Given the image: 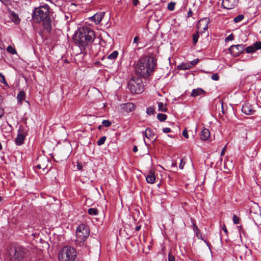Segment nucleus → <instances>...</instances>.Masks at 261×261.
I'll list each match as a JSON object with an SVG mask.
<instances>
[{
	"mask_svg": "<svg viewBox=\"0 0 261 261\" xmlns=\"http://www.w3.org/2000/svg\"><path fill=\"white\" fill-rule=\"evenodd\" d=\"M102 127V125H99V126H98V129H99V130H100V129H101Z\"/></svg>",
	"mask_w": 261,
	"mask_h": 261,
	"instance_id": "4d7b16f0",
	"label": "nucleus"
},
{
	"mask_svg": "<svg viewBox=\"0 0 261 261\" xmlns=\"http://www.w3.org/2000/svg\"><path fill=\"white\" fill-rule=\"evenodd\" d=\"M168 261H175L174 254L172 251L171 250L168 255Z\"/></svg>",
	"mask_w": 261,
	"mask_h": 261,
	"instance_id": "cd10ccee",
	"label": "nucleus"
},
{
	"mask_svg": "<svg viewBox=\"0 0 261 261\" xmlns=\"http://www.w3.org/2000/svg\"><path fill=\"white\" fill-rule=\"evenodd\" d=\"M245 50V45L243 44L232 45L229 48L230 54L234 57H237Z\"/></svg>",
	"mask_w": 261,
	"mask_h": 261,
	"instance_id": "6e6552de",
	"label": "nucleus"
},
{
	"mask_svg": "<svg viewBox=\"0 0 261 261\" xmlns=\"http://www.w3.org/2000/svg\"><path fill=\"white\" fill-rule=\"evenodd\" d=\"M210 20L207 18L201 19L198 22L197 28L198 30L202 32L207 30Z\"/></svg>",
	"mask_w": 261,
	"mask_h": 261,
	"instance_id": "9b49d317",
	"label": "nucleus"
},
{
	"mask_svg": "<svg viewBox=\"0 0 261 261\" xmlns=\"http://www.w3.org/2000/svg\"><path fill=\"white\" fill-rule=\"evenodd\" d=\"M156 66V60L153 57H143L140 59L137 64L136 73L143 77L147 78L155 68Z\"/></svg>",
	"mask_w": 261,
	"mask_h": 261,
	"instance_id": "f257e3e1",
	"label": "nucleus"
},
{
	"mask_svg": "<svg viewBox=\"0 0 261 261\" xmlns=\"http://www.w3.org/2000/svg\"><path fill=\"white\" fill-rule=\"evenodd\" d=\"M242 111L246 115H252L255 110L253 109L252 106L249 103H245L242 107Z\"/></svg>",
	"mask_w": 261,
	"mask_h": 261,
	"instance_id": "f8f14e48",
	"label": "nucleus"
},
{
	"mask_svg": "<svg viewBox=\"0 0 261 261\" xmlns=\"http://www.w3.org/2000/svg\"><path fill=\"white\" fill-rule=\"evenodd\" d=\"M142 84L140 77L133 76L128 81L127 87L132 93H140L143 91Z\"/></svg>",
	"mask_w": 261,
	"mask_h": 261,
	"instance_id": "423d86ee",
	"label": "nucleus"
},
{
	"mask_svg": "<svg viewBox=\"0 0 261 261\" xmlns=\"http://www.w3.org/2000/svg\"><path fill=\"white\" fill-rule=\"evenodd\" d=\"M239 0H223L222 7L226 9H231L237 6Z\"/></svg>",
	"mask_w": 261,
	"mask_h": 261,
	"instance_id": "9d476101",
	"label": "nucleus"
},
{
	"mask_svg": "<svg viewBox=\"0 0 261 261\" xmlns=\"http://www.w3.org/2000/svg\"><path fill=\"white\" fill-rule=\"evenodd\" d=\"M7 50L12 54H16V49L11 45H9L8 46V47L7 48Z\"/></svg>",
	"mask_w": 261,
	"mask_h": 261,
	"instance_id": "c756f323",
	"label": "nucleus"
},
{
	"mask_svg": "<svg viewBox=\"0 0 261 261\" xmlns=\"http://www.w3.org/2000/svg\"><path fill=\"white\" fill-rule=\"evenodd\" d=\"M4 114V110L0 108V118Z\"/></svg>",
	"mask_w": 261,
	"mask_h": 261,
	"instance_id": "864d4df0",
	"label": "nucleus"
},
{
	"mask_svg": "<svg viewBox=\"0 0 261 261\" xmlns=\"http://www.w3.org/2000/svg\"><path fill=\"white\" fill-rule=\"evenodd\" d=\"M121 107L127 113L133 111L135 108L134 104L132 102L121 104Z\"/></svg>",
	"mask_w": 261,
	"mask_h": 261,
	"instance_id": "4468645a",
	"label": "nucleus"
},
{
	"mask_svg": "<svg viewBox=\"0 0 261 261\" xmlns=\"http://www.w3.org/2000/svg\"><path fill=\"white\" fill-rule=\"evenodd\" d=\"M196 229H197V230H198V227H197V226H196Z\"/></svg>",
	"mask_w": 261,
	"mask_h": 261,
	"instance_id": "680f3d73",
	"label": "nucleus"
},
{
	"mask_svg": "<svg viewBox=\"0 0 261 261\" xmlns=\"http://www.w3.org/2000/svg\"><path fill=\"white\" fill-rule=\"evenodd\" d=\"M205 92L201 88L193 89L192 91L191 95L193 97H196L199 95L205 94Z\"/></svg>",
	"mask_w": 261,
	"mask_h": 261,
	"instance_id": "f3484780",
	"label": "nucleus"
},
{
	"mask_svg": "<svg viewBox=\"0 0 261 261\" xmlns=\"http://www.w3.org/2000/svg\"><path fill=\"white\" fill-rule=\"evenodd\" d=\"M77 168H78L79 170H80V169H81V168H82V166H80V165H77Z\"/></svg>",
	"mask_w": 261,
	"mask_h": 261,
	"instance_id": "bf43d9fd",
	"label": "nucleus"
},
{
	"mask_svg": "<svg viewBox=\"0 0 261 261\" xmlns=\"http://www.w3.org/2000/svg\"><path fill=\"white\" fill-rule=\"evenodd\" d=\"M256 51L254 44L248 46L246 48V51L247 53H253Z\"/></svg>",
	"mask_w": 261,
	"mask_h": 261,
	"instance_id": "bb28decb",
	"label": "nucleus"
},
{
	"mask_svg": "<svg viewBox=\"0 0 261 261\" xmlns=\"http://www.w3.org/2000/svg\"><path fill=\"white\" fill-rule=\"evenodd\" d=\"M141 226L140 225H138L136 227L135 230L136 231H139L141 229Z\"/></svg>",
	"mask_w": 261,
	"mask_h": 261,
	"instance_id": "5fc2aeb1",
	"label": "nucleus"
},
{
	"mask_svg": "<svg viewBox=\"0 0 261 261\" xmlns=\"http://www.w3.org/2000/svg\"><path fill=\"white\" fill-rule=\"evenodd\" d=\"M192 14H193V12H192V11L191 10H189V11H188V17H189L192 16Z\"/></svg>",
	"mask_w": 261,
	"mask_h": 261,
	"instance_id": "3c124183",
	"label": "nucleus"
},
{
	"mask_svg": "<svg viewBox=\"0 0 261 261\" xmlns=\"http://www.w3.org/2000/svg\"><path fill=\"white\" fill-rule=\"evenodd\" d=\"M140 38L138 36H136L134 39V42L136 43H138Z\"/></svg>",
	"mask_w": 261,
	"mask_h": 261,
	"instance_id": "de8ad7c7",
	"label": "nucleus"
},
{
	"mask_svg": "<svg viewBox=\"0 0 261 261\" xmlns=\"http://www.w3.org/2000/svg\"><path fill=\"white\" fill-rule=\"evenodd\" d=\"M133 4L134 6H136L139 4V0H133Z\"/></svg>",
	"mask_w": 261,
	"mask_h": 261,
	"instance_id": "49530a36",
	"label": "nucleus"
},
{
	"mask_svg": "<svg viewBox=\"0 0 261 261\" xmlns=\"http://www.w3.org/2000/svg\"><path fill=\"white\" fill-rule=\"evenodd\" d=\"M118 56V52L116 50L114 51L113 53H112L111 54H110L107 58L108 59L111 60H115Z\"/></svg>",
	"mask_w": 261,
	"mask_h": 261,
	"instance_id": "b1692460",
	"label": "nucleus"
},
{
	"mask_svg": "<svg viewBox=\"0 0 261 261\" xmlns=\"http://www.w3.org/2000/svg\"><path fill=\"white\" fill-rule=\"evenodd\" d=\"M89 236V231L87 226L84 224L80 225L76 228V243L77 244L79 243H83L84 244V242L87 239Z\"/></svg>",
	"mask_w": 261,
	"mask_h": 261,
	"instance_id": "0eeeda50",
	"label": "nucleus"
},
{
	"mask_svg": "<svg viewBox=\"0 0 261 261\" xmlns=\"http://www.w3.org/2000/svg\"><path fill=\"white\" fill-rule=\"evenodd\" d=\"M163 132L165 133H168L171 132V130L169 127H165L163 129Z\"/></svg>",
	"mask_w": 261,
	"mask_h": 261,
	"instance_id": "a18cd8bd",
	"label": "nucleus"
},
{
	"mask_svg": "<svg viewBox=\"0 0 261 261\" xmlns=\"http://www.w3.org/2000/svg\"><path fill=\"white\" fill-rule=\"evenodd\" d=\"M13 17L14 18V19L13 20V21L16 23H17L19 22V19L18 18V16L14 14V16H13Z\"/></svg>",
	"mask_w": 261,
	"mask_h": 261,
	"instance_id": "c03bdc74",
	"label": "nucleus"
},
{
	"mask_svg": "<svg viewBox=\"0 0 261 261\" xmlns=\"http://www.w3.org/2000/svg\"><path fill=\"white\" fill-rule=\"evenodd\" d=\"M29 251L22 246H16L9 251V256L12 261H21L28 256Z\"/></svg>",
	"mask_w": 261,
	"mask_h": 261,
	"instance_id": "39448f33",
	"label": "nucleus"
},
{
	"mask_svg": "<svg viewBox=\"0 0 261 261\" xmlns=\"http://www.w3.org/2000/svg\"><path fill=\"white\" fill-rule=\"evenodd\" d=\"M244 18V16L243 15L241 14V15H239L238 16H237V17H236L234 19H233V21L236 22V23H237V22H239L241 21H242L243 18Z\"/></svg>",
	"mask_w": 261,
	"mask_h": 261,
	"instance_id": "2f4dec72",
	"label": "nucleus"
},
{
	"mask_svg": "<svg viewBox=\"0 0 261 261\" xmlns=\"http://www.w3.org/2000/svg\"><path fill=\"white\" fill-rule=\"evenodd\" d=\"M1 1H2L3 0H1Z\"/></svg>",
	"mask_w": 261,
	"mask_h": 261,
	"instance_id": "e2e57ef3",
	"label": "nucleus"
},
{
	"mask_svg": "<svg viewBox=\"0 0 261 261\" xmlns=\"http://www.w3.org/2000/svg\"><path fill=\"white\" fill-rule=\"evenodd\" d=\"M42 161L44 162V163H39L37 165L36 167L38 169H42L43 170H44L47 166L46 163L48 162V160L46 158H44L43 159H42Z\"/></svg>",
	"mask_w": 261,
	"mask_h": 261,
	"instance_id": "aec40b11",
	"label": "nucleus"
},
{
	"mask_svg": "<svg viewBox=\"0 0 261 261\" xmlns=\"http://www.w3.org/2000/svg\"><path fill=\"white\" fill-rule=\"evenodd\" d=\"M26 136V130H25L22 126H20L18 130V134L15 141L16 144L17 145H22Z\"/></svg>",
	"mask_w": 261,
	"mask_h": 261,
	"instance_id": "1a4fd4ad",
	"label": "nucleus"
},
{
	"mask_svg": "<svg viewBox=\"0 0 261 261\" xmlns=\"http://www.w3.org/2000/svg\"><path fill=\"white\" fill-rule=\"evenodd\" d=\"M210 137V130L205 128H203L201 132L200 138L202 140H208Z\"/></svg>",
	"mask_w": 261,
	"mask_h": 261,
	"instance_id": "dca6fc26",
	"label": "nucleus"
},
{
	"mask_svg": "<svg viewBox=\"0 0 261 261\" xmlns=\"http://www.w3.org/2000/svg\"><path fill=\"white\" fill-rule=\"evenodd\" d=\"M233 39H234V36H233V34L231 33L228 36H227V37L225 38V42H228L229 41L233 40Z\"/></svg>",
	"mask_w": 261,
	"mask_h": 261,
	"instance_id": "4c0bfd02",
	"label": "nucleus"
},
{
	"mask_svg": "<svg viewBox=\"0 0 261 261\" xmlns=\"http://www.w3.org/2000/svg\"><path fill=\"white\" fill-rule=\"evenodd\" d=\"M102 124L107 127L110 126L112 124V122L109 120H103L102 122Z\"/></svg>",
	"mask_w": 261,
	"mask_h": 261,
	"instance_id": "473e14b6",
	"label": "nucleus"
},
{
	"mask_svg": "<svg viewBox=\"0 0 261 261\" xmlns=\"http://www.w3.org/2000/svg\"><path fill=\"white\" fill-rule=\"evenodd\" d=\"M207 244V245L209 247V248H210V244L208 243V242H206L205 241L203 240Z\"/></svg>",
	"mask_w": 261,
	"mask_h": 261,
	"instance_id": "13d9d810",
	"label": "nucleus"
},
{
	"mask_svg": "<svg viewBox=\"0 0 261 261\" xmlns=\"http://www.w3.org/2000/svg\"><path fill=\"white\" fill-rule=\"evenodd\" d=\"M133 151L134 152H136L138 151V148H137V146H134L133 147Z\"/></svg>",
	"mask_w": 261,
	"mask_h": 261,
	"instance_id": "603ef678",
	"label": "nucleus"
},
{
	"mask_svg": "<svg viewBox=\"0 0 261 261\" xmlns=\"http://www.w3.org/2000/svg\"><path fill=\"white\" fill-rule=\"evenodd\" d=\"M224 151H225V147L223 149L221 153V155L222 156L224 153Z\"/></svg>",
	"mask_w": 261,
	"mask_h": 261,
	"instance_id": "6e6d98bb",
	"label": "nucleus"
},
{
	"mask_svg": "<svg viewBox=\"0 0 261 261\" xmlns=\"http://www.w3.org/2000/svg\"><path fill=\"white\" fill-rule=\"evenodd\" d=\"M0 81L2 83L6 84L5 77L3 74L0 73Z\"/></svg>",
	"mask_w": 261,
	"mask_h": 261,
	"instance_id": "ea45409f",
	"label": "nucleus"
},
{
	"mask_svg": "<svg viewBox=\"0 0 261 261\" xmlns=\"http://www.w3.org/2000/svg\"><path fill=\"white\" fill-rule=\"evenodd\" d=\"M199 62V60L198 59H195L191 61L190 63V65H191V67L193 66L196 65Z\"/></svg>",
	"mask_w": 261,
	"mask_h": 261,
	"instance_id": "a19ab883",
	"label": "nucleus"
},
{
	"mask_svg": "<svg viewBox=\"0 0 261 261\" xmlns=\"http://www.w3.org/2000/svg\"><path fill=\"white\" fill-rule=\"evenodd\" d=\"M211 78L213 80L218 81L219 80V76L218 75V74L216 73V74H213L212 75Z\"/></svg>",
	"mask_w": 261,
	"mask_h": 261,
	"instance_id": "79ce46f5",
	"label": "nucleus"
},
{
	"mask_svg": "<svg viewBox=\"0 0 261 261\" xmlns=\"http://www.w3.org/2000/svg\"><path fill=\"white\" fill-rule=\"evenodd\" d=\"M256 50L261 49V41H258L253 44Z\"/></svg>",
	"mask_w": 261,
	"mask_h": 261,
	"instance_id": "e433bc0d",
	"label": "nucleus"
},
{
	"mask_svg": "<svg viewBox=\"0 0 261 261\" xmlns=\"http://www.w3.org/2000/svg\"><path fill=\"white\" fill-rule=\"evenodd\" d=\"M232 220L233 223L236 224H239L240 223V218L234 214L233 216Z\"/></svg>",
	"mask_w": 261,
	"mask_h": 261,
	"instance_id": "c9c22d12",
	"label": "nucleus"
},
{
	"mask_svg": "<svg viewBox=\"0 0 261 261\" xmlns=\"http://www.w3.org/2000/svg\"><path fill=\"white\" fill-rule=\"evenodd\" d=\"M182 135L186 138H189V135H188V132H187L186 129H185V130H183V132L182 133Z\"/></svg>",
	"mask_w": 261,
	"mask_h": 261,
	"instance_id": "37998d69",
	"label": "nucleus"
},
{
	"mask_svg": "<svg viewBox=\"0 0 261 261\" xmlns=\"http://www.w3.org/2000/svg\"><path fill=\"white\" fill-rule=\"evenodd\" d=\"M44 30L47 33H50L51 30V20L50 17L41 21Z\"/></svg>",
	"mask_w": 261,
	"mask_h": 261,
	"instance_id": "ddd939ff",
	"label": "nucleus"
},
{
	"mask_svg": "<svg viewBox=\"0 0 261 261\" xmlns=\"http://www.w3.org/2000/svg\"><path fill=\"white\" fill-rule=\"evenodd\" d=\"M94 32L87 27L82 28L76 32L73 36L74 42L79 45L81 49L91 44L95 38Z\"/></svg>",
	"mask_w": 261,
	"mask_h": 261,
	"instance_id": "f03ea898",
	"label": "nucleus"
},
{
	"mask_svg": "<svg viewBox=\"0 0 261 261\" xmlns=\"http://www.w3.org/2000/svg\"><path fill=\"white\" fill-rule=\"evenodd\" d=\"M154 109L152 107L147 108L146 109V113L148 115H152L154 113Z\"/></svg>",
	"mask_w": 261,
	"mask_h": 261,
	"instance_id": "f704fd0d",
	"label": "nucleus"
},
{
	"mask_svg": "<svg viewBox=\"0 0 261 261\" xmlns=\"http://www.w3.org/2000/svg\"><path fill=\"white\" fill-rule=\"evenodd\" d=\"M167 116L166 114L159 113L157 115L158 119L161 122H163L166 120Z\"/></svg>",
	"mask_w": 261,
	"mask_h": 261,
	"instance_id": "393cba45",
	"label": "nucleus"
},
{
	"mask_svg": "<svg viewBox=\"0 0 261 261\" xmlns=\"http://www.w3.org/2000/svg\"><path fill=\"white\" fill-rule=\"evenodd\" d=\"M25 93L24 91H20L17 96V98L18 100V101L19 103H21L22 100L25 99Z\"/></svg>",
	"mask_w": 261,
	"mask_h": 261,
	"instance_id": "4be33fe9",
	"label": "nucleus"
},
{
	"mask_svg": "<svg viewBox=\"0 0 261 261\" xmlns=\"http://www.w3.org/2000/svg\"><path fill=\"white\" fill-rule=\"evenodd\" d=\"M191 68L189 63H182L177 66V69L179 70H187Z\"/></svg>",
	"mask_w": 261,
	"mask_h": 261,
	"instance_id": "412c9836",
	"label": "nucleus"
},
{
	"mask_svg": "<svg viewBox=\"0 0 261 261\" xmlns=\"http://www.w3.org/2000/svg\"><path fill=\"white\" fill-rule=\"evenodd\" d=\"M2 200V197L0 196V202Z\"/></svg>",
	"mask_w": 261,
	"mask_h": 261,
	"instance_id": "052dcab7",
	"label": "nucleus"
},
{
	"mask_svg": "<svg viewBox=\"0 0 261 261\" xmlns=\"http://www.w3.org/2000/svg\"><path fill=\"white\" fill-rule=\"evenodd\" d=\"M185 164H186L185 158H184L180 161V163L179 165V168L181 169H182Z\"/></svg>",
	"mask_w": 261,
	"mask_h": 261,
	"instance_id": "58836bf2",
	"label": "nucleus"
},
{
	"mask_svg": "<svg viewBox=\"0 0 261 261\" xmlns=\"http://www.w3.org/2000/svg\"><path fill=\"white\" fill-rule=\"evenodd\" d=\"M196 236L199 238V239H200L202 240H203V238H202V236H201V234H200V233H199V232H197L196 233Z\"/></svg>",
	"mask_w": 261,
	"mask_h": 261,
	"instance_id": "8fccbe9b",
	"label": "nucleus"
},
{
	"mask_svg": "<svg viewBox=\"0 0 261 261\" xmlns=\"http://www.w3.org/2000/svg\"><path fill=\"white\" fill-rule=\"evenodd\" d=\"M199 37V36L198 32H197L196 33H195L193 35V42L194 44H196V43L197 42Z\"/></svg>",
	"mask_w": 261,
	"mask_h": 261,
	"instance_id": "c85d7f7f",
	"label": "nucleus"
},
{
	"mask_svg": "<svg viewBox=\"0 0 261 261\" xmlns=\"http://www.w3.org/2000/svg\"><path fill=\"white\" fill-rule=\"evenodd\" d=\"M49 7L47 5L36 8L33 13L32 18L36 23H40L42 20L49 17Z\"/></svg>",
	"mask_w": 261,
	"mask_h": 261,
	"instance_id": "7ed1b4c3",
	"label": "nucleus"
},
{
	"mask_svg": "<svg viewBox=\"0 0 261 261\" xmlns=\"http://www.w3.org/2000/svg\"><path fill=\"white\" fill-rule=\"evenodd\" d=\"M158 105L159 111L166 112L167 111L166 106H165L163 102H158Z\"/></svg>",
	"mask_w": 261,
	"mask_h": 261,
	"instance_id": "5701e85b",
	"label": "nucleus"
},
{
	"mask_svg": "<svg viewBox=\"0 0 261 261\" xmlns=\"http://www.w3.org/2000/svg\"><path fill=\"white\" fill-rule=\"evenodd\" d=\"M105 13V12L97 13L91 17V19H92L96 24H98L103 18Z\"/></svg>",
	"mask_w": 261,
	"mask_h": 261,
	"instance_id": "2eb2a0df",
	"label": "nucleus"
},
{
	"mask_svg": "<svg viewBox=\"0 0 261 261\" xmlns=\"http://www.w3.org/2000/svg\"><path fill=\"white\" fill-rule=\"evenodd\" d=\"M106 139L107 138L106 136L102 137L99 140L97 141V144L98 146H100L103 144L106 140Z\"/></svg>",
	"mask_w": 261,
	"mask_h": 261,
	"instance_id": "7c9ffc66",
	"label": "nucleus"
},
{
	"mask_svg": "<svg viewBox=\"0 0 261 261\" xmlns=\"http://www.w3.org/2000/svg\"><path fill=\"white\" fill-rule=\"evenodd\" d=\"M146 181L149 184H153L155 181V176L153 172L150 171L146 177Z\"/></svg>",
	"mask_w": 261,
	"mask_h": 261,
	"instance_id": "6ab92c4d",
	"label": "nucleus"
},
{
	"mask_svg": "<svg viewBox=\"0 0 261 261\" xmlns=\"http://www.w3.org/2000/svg\"><path fill=\"white\" fill-rule=\"evenodd\" d=\"M88 213L90 215L96 216L98 215V210L95 208H89L88 210Z\"/></svg>",
	"mask_w": 261,
	"mask_h": 261,
	"instance_id": "a878e982",
	"label": "nucleus"
},
{
	"mask_svg": "<svg viewBox=\"0 0 261 261\" xmlns=\"http://www.w3.org/2000/svg\"><path fill=\"white\" fill-rule=\"evenodd\" d=\"M144 135L148 139H151L154 136V132L149 127H147L144 132H143Z\"/></svg>",
	"mask_w": 261,
	"mask_h": 261,
	"instance_id": "a211bd4d",
	"label": "nucleus"
},
{
	"mask_svg": "<svg viewBox=\"0 0 261 261\" xmlns=\"http://www.w3.org/2000/svg\"><path fill=\"white\" fill-rule=\"evenodd\" d=\"M222 229L224 231V232L226 234H227L228 233V231H227V228L226 227V226L225 225H223V227H222Z\"/></svg>",
	"mask_w": 261,
	"mask_h": 261,
	"instance_id": "09e8293b",
	"label": "nucleus"
},
{
	"mask_svg": "<svg viewBox=\"0 0 261 261\" xmlns=\"http://www.w3.org/2000/svg\"><path fill=\"white\" fill-rule=\"evenodd\" d=\"M76 251L70 246H65L59 252L58 258L60 261H75Z\"/></svg>",
	"mask_w": 261,
	"mask_h": 261,
	"instance_id": "20e7f679",
	"label": "nucleus"
},
{
	"mask_svg": "<svg viewBox=\"0 0 261 261\" xmlns=\"http://www.w3.org/2000/svg\"><path fill=\"white\" fill-rule=\"evenodd\" d=\"M175 3L170 2L168 5V9L170 11H173L175 9Z\"/></svg>",
	"mask_w": 261,
	"mask_h": 261,
	"instance_id": "72a5a7b5",
	"label": "nucleus"
}]
</instances>
